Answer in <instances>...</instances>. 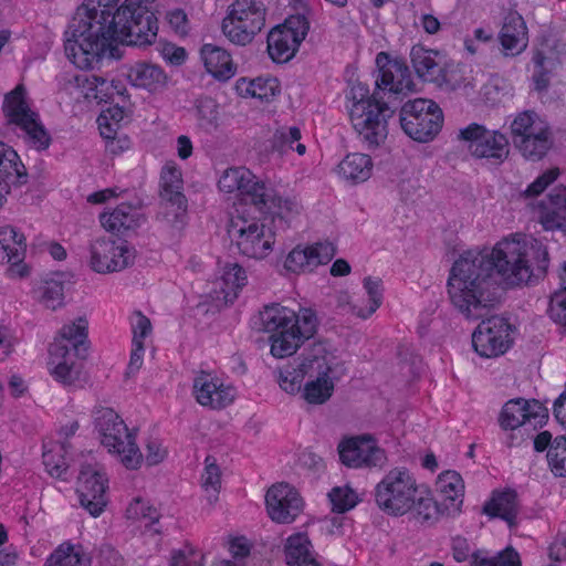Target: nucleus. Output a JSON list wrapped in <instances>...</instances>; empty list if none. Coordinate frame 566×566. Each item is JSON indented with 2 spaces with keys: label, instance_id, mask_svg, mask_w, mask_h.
<instances>
[{
  "label": "nucleus",
  "instance_id": "obj_1",
  "mask_svg": "<svg viewBox=\"0 0 566 566\" xmlns=\"http://www.w3.org/2000/svg\"><path fill=\"white\" fill-rule=\"evenodd\" d=\"M547 268V249L536 239L503 240L492 251H467L451 268L449 297L467 319L478 321L499 301L497 276L510 285L531 284Z\"/></svg>",
  "mask_w": 566,
  "mask_h": 566
},
{
  "label": "nucleus",
  "instance_id": "obj_2",
  "mask_svg": "<svg viewBox=\"0 0 566 566\" xmlns=\"http://www.w3.org/2000/svg\"><path fill=\"white\" fill-rule=\"evenodd\" d=\"M158 0H88L65 31L64 50L78 69L94 70L111 60L117 42L145 46L158 32Z\"/></svg>",
  "mask_w": 566,
  "mask_h": 566
},
{
  "label": "nucleus",
  "instance_id": "obj_3",
  "mask_svg": "<svg viewBox=\"0 0 566 566\" xmlns=\"http://www.w3.org/2000/svg\"><path fill=\"white\" fill-rule=\"evenodd\" d=\"M318 321L311 308L298 313L279 303L264 305L253 317L255 331L270 335L271 354L276 358L292 356L317 331Z\"/></svg>",
  "mask_w": 566,
  "mask_h": 566
},
{
  "label": "nucleus",
  "instance_id": "obj_4",
  "mask_svg": "<svg viewBox=\"0 0 566 566\" xmlns=\"http://www.w3.org/2000/svg\"><path fill=\"white\" fill-rule=\"evenodd\" d=\"M349 98L353 101L349 108L353 127L369 147L379 146L387 138L388 119L394 111L375 93L369 96L368 87L361 83L352 86Z\"/></svg>",
  "mask_w": 566,
  "mask_h": 566
},
{
  "label": "nucleus",
  "instance_id": "obj_5",
  "mask_svg": "<svg viewBox=\"0 0 566 566\" xmlns=\"http://www.w3.org/2000/svg\"><path fill=\"white\" fill-rule=\"evenodd\" d=\"M88 323L84 317H78L75 322L64 325L60 332V338L50 345V365L53 366L51 374L54 378L65 386H75L80 380L81 365L70 361L69 346L64 342L73 345L78 358L86 357Z\"/></svg>",
  "mask_w": 566,
  "mask_h": 566
},
{
  "label": "nucleus",
  "instance_id": "obj_6",
  "mask_svg": "<svg viewBox=\"0 0 566 566\" xmlns=\"http://www.w3.org/2000/svg\"><path fill=\"white\" fill-rule=\"evenodd\" d=\"M510 137L514 148L528 161H539L554 147L551 125L535 111L517 113L510 123Z\"/></svg>",
  "mask_w": 566,
  "mask_h": 566
},
{
  "label": "nucleus",
  "instance_id": "obj_7",
  "mask_svg": "<svg viewBox=\"0 0 566 566\" xmlns=\"http://www.w3.org/2000/svg\"><path fill=\"white\" fill-rule=\"evenodd\" d=\"M95 429L101 436L102 444L109 452L119 457L126 469L135 470L143 461V454L124 420L112 409L99 407L94 411Z\"/></svg>",
  "mask_w": 566,
  "mask_h": 566
},
{
  "label": "nucleus",
  "instance_id": "obj_8",
  "mask_svg": "<svg viewBox=\"0 0 566 566\" xmlns=\"http://www.w3.org/2000/svg\"><path fill=\"white\" fill-rule=\"evenodd\" d=\"M266 9L258 0H234L222 20V32L237 45H247L265 27Z\"/></svg>",
  "mask_w": 566,
  "mask_h": 566
},
{
  "label": "nucleus",
  "instance_id": "obj_9",
  "mask_svg": "<svg viewBox=\"0 0 566 566\" xmlns=\"http://www.w3.org/2000/svg\"><path fill=\"white\" fill-rule=\"evenodd\" d=\"M418 485L406 469L390 470L375 488V501L385 513L401 516L415 504Z\"/></svg>",
  "mask_w": 566,
  "mask_h": 566
},
{
  "label": "nucleus",
  "instance_id": "obj_10",
  "mask_svg": "<svg viewBox=\"0 0 566 566\" xmlns=\"http://www.w3.org/2000/svg\"><path fill=\"white\" fill-rule=\"evenodd\" d=\"M182 177L175 165L164 166L160 174V216L163 223L172 237L180 233L187 224V199L182 192Z\"/></svg>",
  "mask_w": 566,
  "mask_h": 566
},
{
  "label": "nucleus",
  "instance_id": "obj_11",
  "mask_svg": "<svg viewBox=\"0 0 566 566\" xmlns=\"http://www.w3.org/2000/svg\"><path fill=\"white\" fill-rule=\"evenodd\" d=\"M399 123L402 130L411 139L428 143L441 130L443 113L434 101L416 98L402 105L399 113Z\"/></svg>",
  "mask_w": 566,
  "mask_h": 566
},
{
  "label": "nucleus",
  "instance_id": "obj_12",
  "mask_svg": "<svg viewBox=\"0 0 566 566\" xmlns=\"http://www.w3.org/2000/svg\"><path fill=\"white\" fill-rule=\"evenodd\" d=\"M25 95L27 91L22 84L4 95V117L8 124H13L25 133L28 142L36 150H45L51 144V136L40 122L39 114L30 108Z\"/></svg>",
  "mask_w": 566,
  "mask_h": 566
},
{
  "label": "nucleus",
  "instance_id": "obj_13",
  "mask_svg": "<svg viewBox=\"0 0 566 566\" xmlns=\"http://www.w3.org/2000/svg\"><path fill=\"white\" fill-rule=\"evenodd\" d=\"M459 138L468 142L469 151L474 158L500 165L509 157L510 140L500 130L472 123L460 129Z\"/></svg>",
  "mask_w": 566,
  "mask_h": 566
},
{
  "label": "nucleus",
  "instance_id": "obj_14",
  "mask_svg": "<svg viewBox=\"0 0 566 566\" xmlns=\"http://www.w3.org/2000/svg\"><path fill=\"white\" fill-rule=\"evenodd\" d=\"M310 22L303 14L290 15L283 24L274 27L268 34V53L276 63H286L306 38Z\"/></svg>",
  "mask_w": 566,
  "mask_h": 566
},
{
  "label": "nucleus",
  "instance_id": "obj_15",
  "mask_svg": "<svg viewBox=\"0 0 566 566\" xmlns=\"http://www.w3.org/2000/svg\"><path fill=\"white\" fill-rule=\"evenodd\" d=\"M478 325L472 334V345L474 350L486 358L503 355L512 345L511 324L503 317L491 316Z\"/></svg>",
  "mask_w": 566,
  "mask_h": 566
},
{
  "label": "nucleus",
  "instance_id": "obj_16",
  "mask_svg": "<svg viewBox=\"0 0 566 566\" xmlns=\"http://www.w3.org/2000/svg\"><path fill=\"white\" fill-rule=\"evenodd\" d=\"M337 449L340 462L348 468H382L387 463L386 451L368 433L344 439Z\"/></svg>",
  "mask_w": 566,
  "mask_h": 566
},
{
  "label": "nucleus",
  "instance_id": "obj_17",
  "mask_svg": "<svg viewBox=\"0 0 566 566\" xmlns=\"http://www.w3.org/2000/svg\"><path fill=\"white\" fill-rule=\"evenodd\" d=\"M134 260L135 250L126 241L101 238L91 244V266L97 273L123 271Z\"/></svg>",
  "mask_w": 566,
  "mask_h": 566
},
{
  "label": "nucleus",
  "instance_id": "obj_18",
  "mask_svg": "<svg viewBox=\"0 0 566 566\" xmlns=\"http://www.w3.org/2000/svg\"><path fill=\"white\" fill-rule=\"evenodd\" d=\"M229 233L239 252L248 258L266 256L275 242L274 231L265 223L242 221V226L239 227L237 222H232Z\"/></svg>",
  "mask_w": 566,
  "mask_h": 566
},
{
  "label": "nucleus",
  "instance_id": "obj_19",
  "mask_svg": "<svg viewBox=\"0 0 566 566\" xmlns=\"http://www.w3.org/2000/svg\"><path fill=\"white\" fill-rule=\"evenodd\" d=\"M269 516L280 524L292 523L303 510V500L289 483L272 485L265 494Z\"/></svg>",
  "mask_w": 566,
  "mask_h": 566
},
{
  "label": "nucleus",
  "instance_id": "obj_20",
  "mask_svg": "<svg viewBox=\"0 0 566 566\" xmlns=\"http://www.w3.org/2000/svg\"><path fill=\"white\" fill-rule=\"evenodd\" d=\"M193 395L202 407L219 410L231 405L235 397V389L224 385L217 376L201 370L193 379Z\"/></svg>",
  "mask_w": 566,
  "mask_h": 566
},
{
  "label": "nucleus",
  "instance_id": "obj_21",
  "mask_svg": "<svg viewBox=\"0 0 566 566\" xmlns=\"http://www.w3.org/2000/svg\"><path fill=\"white\" fill-rule=\"evenodd\" d=\"M107 479L91 465L82 467L76 492L81 505L94 517L98 516L106 506Z\"/></svg>",
  "mask_w": 566,
  "mask_h": 566
},
{
  "label": "nucleus",
  "instance_id": "obj_22",
  "mask_svg": "<svg viewBox=\"0 0 566 566\" xmlns=\"http://www.w3.org/2000/svg\"><path fill=\"white\" fill-rule=\"evenodd\" d=\"M548 418V410L538 400L514 398L502 408L500 424L505 430H514L530 422L534 427L542 424Z\"/></svg>",
  "mask_w": 566,
  "mask_h": 566
},
{
  "label": "nucleus",
  "instance_id": "obj_23",
  "mask_svg": "<svg viewBox=\"0 0 566 566\" xmlns=\"http://www.w3.org/2000/svg\"><path fill=\"white\" fill-rule=\"evenodd\" d=\"M336 254V247L328 241L311 245H296L286 256L284 266L293 273L313 272L317 266L327 264Z\"/></svg>",
  "mask_w": 566,
  "mask_h": 566
},
{
  "label": "nucleus",
  "instance_id": "obj_24",
  "mask_svg": "<svg viewBox=\"0 0 566 566\" xmlns=\"http://www.w3.org/2000/svg\"><path fill=\"white\" fill-rule=\"evenodd\" d=\"M218 186L221 191L228 193L238 191L241 200L252 206L255 200L262 202L260 196H266L264 192L259 193L263 189V182L259 181L255 176L244 167L227 169L220 177Z\"/></svg>",
  "mask_w": 566,
  "mask_h": 566
},
{
  "label": "nucleus",
  "instance_id": "obj_25",
  "mask_svg": "<svg viewBox=\"0 0 566 566\" xmlns=\"http://www.w3.org/2000/svg\"><path fill=\"white\" fill-rule=\"evenodd\" d=\"M376 65L378 88L398 94L410 87V71L402 61L391 60L388 53L379 52L376 56Z\"/></svg>",
  "mask_w": 566,
  "mask_h": 566
},
{
  "label": "nucleus",
  "instance_id": "obj_26",
  "mask_svg": "<svg viewBox=\"0 0 566 566\" xmlns=\"http://www.w3.org/2000/svg\"><path fill=\"white\" fill-rule=\"evenodd\" d=\"M332 368L325 357L313 356V367L308 373L311 379L305 382L302 391L308 403L323 405L332 397L334 382L329 377Z\"/></svg>",
  "mask_w": 566,
  "mask_h": 566
},
{
  "label": "nucleus",
  "instance_id": "obj_27",
  "mask_svg": "<svg viewBox=\"0 0 566 566\" xmlns=\"http://www.w3.org/2000/svg\"><path fill=\"white\" fill-rule=\"evenodd\" d=\"M499 40L505 56H517L527 48V28L518 12L510 11L504 17Z\"/></svg>",
  "mask_w": 566,
  "mask_h": 566
},
{
  "label": "nucleus",
  "instance_id": "obj_28",
  "mask_svg": "<svg viewBox=\"0 0 566 566\" xmlns=\"http://www.w3.org/2000/svg\"><path fill=\"white\" fill-rule=\"evenodd\" d=\"M25 179L24 166L19 161L17 151L0 142V208L6 202L11 186L24 184Z\"/></svg>",
  "mask_w": 566,
  "mask_h": 566
},
{
  "label": "nucleus",
  "instance_id": "obj_29",
  "mask_svg": "<svg viewBox=\"0 0 566 566\" xmlns=\"http://www.w3.org/2000/svg\"><path fill=\"white\" fill-rule=\"evenodd\" d=\"M520 512L518 495L515 490L493 491L492 496L483 505L482 513L491 518L505 521L510 528L517 526Z\"/></svg>",
  "mask_w": 566,
  "mask_h": 566
},
{
  "label": "nucleus",
  "instance_id": "obj_30",
  "mask_svg": "<svg viewBox=\"0 0 566 566\" xmlns=\"http://www.w3.org/2000/svg\"><path fill=\"white\" fill-rule=\"evenodd\" d=\"M262 192L266 196H260V200H262V202L255 200L253 206L259 212L271 216V222L274 227H276L277 222L280 227L284 228L286 226L285 218L293 213H297V203L291 199H283L282 197L276 196L274 190L268 187L264 182L263 189L260 193Z\"/></svg>",
  "mask_w": 566,
  "mask_h": 566
},
{
  "label": "nucleus",
  "instance_id": "obj_31",
  "mask_svg": "<svg viewBox=\"0 0 566 566\" xmlns=\"http://www.w3.org/2000/svg\"><path fill=\"white\" fill-rule=\"evenodd\" d=\"M539 222L547 231L566 228V187L555 188L542 202Z\"/></svg>",
  "mask_w": 566,
  "mask_h": 566
},
{
  "label": "nucleus",
  "instance_id": "obj_32",
  "mask_svg": "<svg viewBox=\"0 0 566 566\" xmlns=\"http://www.w3.org/2000/svg\"><path fill=\"white\" fill-rule=\"evenodd\" d=\"M143 220L139 209L126 202L118 205L112 212L99 216L102 227L107 232L117 234L138 228Z\"/></svg>",
  "mask_w": 566,
  "mask_h": 566
},
{
  "label": "nucleus",
  "instance_id": "obj_33",
  "mask_svg": "<svg viewBox=\"0 0 566 566\" xmlns=\"http://www.w3.org/2000/svg\"><path fill=\"white\" fill-rule=\"evenodd\" d=\"M200 55L206 70L218 80H228L235 73L230 53L214 44H203Z\"/></svg>",
  "mask_w": 566,
  "mask_h": 566
},
{
  "label": "nucleus",
  "instance_id": "obj_34",
  "mask_svg": "<svg viewBox=\"0 0 566 566\" xmlns=\"http://www.w3.org/2000/svg\"><path fill=\"white\" fill-rule=\"evenodd\" d=\"M107 81L97 75L76 73L66 78L64 88L71 94L77 91L86 99L105 101Z\"/></svg>",
  "mask_w": 566,
  "mask_h": 566
},
{
  "label": "nucleus",
  "instance_id": "obj_35",
  "mask_svg": "<svg viewBox=\"0 0 566 566\" xmlns=\"http://www.w3.org/2000/svg\"><path fill=\"white\" fill-rule=\"evenodd\" d=\"M437 488L442 496L443 505L459 512L463 502L464 483L457 471L448 470L438 476Z\"/></svg>",
  "mask_w": 566,
  "mask_h": 566
},
{
  "label": "nucleus",
  "instance_id": "obj_36",
  "mask_svg": "<svg viewBox=\"0 0 566 566\" xmlns=\"http://www.w3.org/2000/svg\"><path fill=\"white\" fill-rule=\"evenodd\" d=\"M312 544L305 533L291 535L285 543L284 554L289 566H321L311 552Z\"/></svg>",
  "mask_w": 566,
  "mask_h": 566
},
{
  "label": "nucleus",
  "instance_id": "obj_37",
  "mask_svg": "<svg viewBox=\"0 0 566 566\" xmlns=\"http://www.w3.org/2000/svg\"><path fill=\"white\" fill-rule=\"evenodd\" d=\"M127 80L135 87L156 90L165 84V72L157 65L137 62L128 69Z\"/></svg>",
  "mask_w": 566,
  "mask_h": 566
},
{
  "label": "nucleus",
  "instance_id": "obj_38",
  "mask_svg": "<svg viewBox=\"0 0 566 566\" xmlns=\"http://www.w3.org/2000/svg\"><path fill=\"white\" fill-rule=\"evenodd\" d=\"M338 168L345 180L352 184L364 182L371 176L373 160L368 155L354 153L347 155Z\"/></svg>",
  "mask_w": 566,
  "mask_h": 566
},
{
  "label": "nucleus",
  "instance_id": "obj_39",
  "mask_svg": "<svg viewBox=\"0 0 566 566\" xmlns=\"http://www.w3.org/2000/svg\"><path fill=\"white\" fill-rule=\"evenodd\" d=\"M25 238L13 227L6 226L0 228V261L14 262L22 261L25 253Z\"/></svg>",
  "mask_w": 566,
  "mask_h": 566
},
{
  "label": "nucleus",
  "instance_id": "obj_40",
  "mask_svg": "<svg viewBox=\"0 0 566 566\" xmlns=\"http://www.w3.org/2000/svg\"><path fill=\"white\" fill-rule=\"evenodd\" d=\"M64 274L54 273L42 280L36 289L39 302L46 308L56 310L64 304Z\"/></svg>",
  "mask_w": 566,
  "mask_h": 566
},
{
  "label": "nucleus",
  "instance_id": "obj_41",
  "mask_svg": "<svg viewBox=\"0 0 566 566\" xmlns=\"http://www.w3.org/2000/svg\"><path fill=\"white\" fill-rule=\"evenodd\" d=\"M313 367V357L304 358L297 367L287 366L279 371L277 382L287 394L294 395L301 391L302 382L311 368Z\"/></svg>",
  "mask_w": 566,
  "mask_h": 566
},
{
  "label": "nucleus",
  "instance_id": "obj_42",
  "mask_svg": "<svg viewBox=\"0 0 566 566\" xmlns=\"http://www.w3.org/2000/svg\"><path fill=\"white\" fill-rule=\"evenodd\" d=\"M434 52L420 45L412 46L410 59L417 75L424 81H438L437 72L441 71L434 60Z\"/></svg>",
  "mask_w": 566,
  "mask_h": 566
},
{
  "label": "nucleus",
  "instance_id": "obj_43",
  "mask_svg": "<svg viewBox=\"0 0 566 566\" xmlns=\"http://www.w3.org/2000/svg\"><path fill=\"white\" fill-rule=\"evenodd\" d=\"M243 85L247 86V95L265 102L271 101L280 92L279 83L274 78L259 77L252 81L240 78L237 82V88L240 93H243Z\"/></svg>",
  "mask_w": 566,
  "mask_h": 566
},
{
  "label": "nucleus",
  "instance_id": "obj_44",
  "mask_svg": "<svg viewBox=\"0 0 566 566\" xmlns=\"http://www.w3.org/2000/svg\"><path fill=\"white\" fill-rule=\"evenodd\" d=\"M65 453V443L55 444L52 449L43 452V464L51 476L67 480L69 463Z\"/></svg>",
  "mask_w": 566,
  "mask_h": 566
},
{
  "label": "nucleus",
  "instance_id": "obj_45",
  "mask_svg": "<svg viewBox=\"0 0 566 566\" xmlns=\"http://www.w3.org/2000/svg\"><path fill=\"white\" fill-rule=\"evenodd\" d=\"M91 558L76 552L71 544L60 545L46 559L44 566H86Z\"/></svg>",
  "mask_w": 566,
  "mask_h": 566
},
{
  "label": "nucleus",
  "instance_id": "obj_46",
  "mask_svg": "<svg viewBox=\"0 0 566 566\" xmlns=\"http://www.w3.org/2000/svg\"><path fill=\"white\" fill-rule=\"evenodd\" d=\"M221 281L224 285L221 290L224 293L226 301H232L237 297L238 290L247 284V274L238 263H228L223 269Z\"/></svg>",
  "mask_w": 566,
  "mask_h": 566
},
{
  "label": "nucleus",
  "instance_id": "obj_47",
  "mask_svg": "<svg viewBox=\"0 0 566 566\" xmlns=\"http://www.w3.org/2000/svg\"><path fill=\"white\" fill-rule=\"evenodd\" d=\"M547 460L556 476H566V434L554 439L547 452Z\"/></svg>",
  "mask_w": 566,
  "mask_h": 566
},
{
  "label": "nucleus",
  "instance_id": "obj_48",
  "mask_svg": "<svg viewBox=\"0 0 566 566\" xmlns=\"http://www.w3.org/2000/svg\"><path fill=\"white\" fill-rule=\"evenodd\" d=\"M197 118L200 127L205 129L216 128L218 126V104L211 97H200L196 102Z\"/></svg>",
  "mask_w": 566,
  "mask_h": 566
},
{
  "label": "nucleus",
  "instance_id": "obj_49",
  "mask_svg": "<svg viewBox=\"0 0 566 566\" xmlns=\"http://www.w3.org/2000/svg\"><path fill=\"white\" fill-rule=\"evenodd\" d=\"M364 287L368 295V307L359 310L357 312V316L360 318H368L371 314H374L377 308L381 305L382 301V286L380 279H374L371 276H367L364 279Z\"/></svg>",
  "mask_w": 566,
  "mask_h": 566
},
{
  "label": "nucleus",
  "instance_id": "obj_50",
  "mask_svg": "<svg viewBox=\"0 0 566 566\" xmlns=\"http://www.w3.org/2000/svg\"><path fill=\"white\" fill-rule=\"evenodd\" d=\"M333 511L345 513L356 506L358 496L349 486H336L328 493Z\"/></svg>",
  "mask_w": 566,
  "mask_h": 566
},
{
  "label": "nucleus",
  "instance_id": "obj_51",
  "mask_svg": "<svg viewBox=\"0 0 566 566\" xmlns=\"http://www.w3.org/2000/svg\"><path fill=\"white\" fill-rule=\"evenodd\" d=\"M210 457H207L206 459V468L201 478V484L205 491L209 493V502L213 503L218 500V493L221 484V472L214 460L210 462Z\"/></svg>",
  "mask_w": 566,
  "mask_h": 566
},
{
  "label": "nucleus",
  "instance_id": "obj_52",
  "mask_svg": "<svg viewBox=\"0 0 566 566\" xmlns=\"http://www.w3.org/2000/svg\"><path fill=\"white\" fill-rule=\"evenodd\" d=\"M533 61L536 66V72L533 76L535 90L538 92L545 91L549 85V74L555 66V61L547 59L542 52H537Z\"/></svg>",
  "mask_w": 566,
  "mask_h": 566
},
{
  "label": "nucleus",
  "instance_id": "obj_53",
  "mask_svg": "<svg viewBox=\"0 0 566 566\" xmlns=\"http://www.w3.org/2000/svg\"><path fill=\"white\" fill-rule=\"evenodd\" d=\"M301 130L296 126L282 127L277 129L272 137V148L280 153H286L294 149V143L300 142Z\"/></svg>",
  "mask_w": 566,
  "mask_h": 566
},
{
  "label": "nucleus",
  "instance_id": "obj_54",
  "mask_svg": "<svg viewBox=\"0 0 566 566\" xmlns=\"http://www.w3.org/2000/svg\"><path fill=\"white\" fill-rule=\"evenodd\" d=\"M437 511V505L429 496H422L419 491L416 492L415 504L410 507V513L413 518L419 523L429 522L432 520Z\"/></svg>",
  "mask_w": 566,
  "mask_h": 566
},
{
  "label": "nucleus",
  "instance_id": "obj_55",
  "mask_svg": "<svg viewBox=\"0 0 566 566\" xmlns=\"http://www.w3.org/2000/svg\"><path fill=\"white\" fill-rule=\"evenodd\" d=\"M548 315L555 323L566 327V285L551 297Z\"/></svg>",
  "mask_w": 566,
  "mask_h": 566
},
{
  "label": "nucleus",
  "instance_id": "obj_56",
  "mask_svg": "<svg viewBox=\"0 0 566 566\" xmlns=\"http://www.w3.org/2000/svg\"><path fill=\"white\" fill-rule=\"evenodd\" d=\"M559 176L558 168H552L538 176L524 191L526 197H536L541 195Z\"/></svg>",
  "mask_w": 566,
  "mask_h": 566
},
{
  "label": "nucleus",
  "instance_id": "obj_57",
  "mask_svg": "<svg viewBox=\"0 0 566 566\" xmlns=\"http://www.w3.org/2000/svg\"><path fill=\"white\" fill-rule=\"evenodd\" d=\"M166 21L171 30L181 36H186L190 30L187 13L182 9H174L166 13Z\"/></svg>",
  "mask_w": 566,
  "mask_h": 566
},
{
  "label": "nucleus",
  "instance_id": "obj_58",
  "mask_svg": "<svg viewBox=\"0 0 566 566\" xmlns=\"http://www.w3.org/2000/svg\"><path fill=\"white\" fill-rule=\"evenodd\" d=\"M127 514L129 516L148 518L151 524L158 522L160 517L159 513L154 506L149 505L147 502L140 499H136L133 503H130L127 509Z\"/></svg>",
  "mask_w": 566,
  "mask_h": 566
},
{
  "label": "nucleus",
  "instance_id": "obj_59",
  "mask_svg": "<svg viewBox=\"0 0 566 566\" xmlns=\"http://www.w3.org/2000/svg\"><path fill=\"white\" fill-rule=\"evenodd\" d=\"M133 342H143L151 333L150 319L142 312H135L132 316Z\"/></svg>",
  "mask_w": 566,
  "mask_h": 566
},
{
  "label": "nucleus",
  "instance_id": "obj_60",
  "mask_svg": "<svg viewBox=\"0 0 566 566\" xmlns=\"http://www.w3.org/2000/svg\"><path fill=\"white\" fill-rule=\"evenodd\" d=\"M167 455V451L157 440L148 441L146 446V461L149 465L160 463Z\"/></svg>",
  "mask_w": 566,
  "mask_h": 566
},
{
  "label": "nucleus",
  "instance_id": "obj_61",
  "mask_svg": "<svg viewBox=\"0 0 566 566\" xmlns=\"http://www.w3.org/2000/svg\"><path fill=\"white\" fill-rule=\"evenodd\" d=\"M145 352L143 342H133V350L130 354L129 364L127 367L126 376L135 375L143 365V355Z\"/></svg>",
  "mask_w": 566,
  "mask_h": 566
},
{
  "label": "nucleus",
  "instance_id": "obj_62",
  "mask_svg": "<svg viewBox=\"0 0 566 566\" xmlns=\"http://www.w3.org/2000/svg\"><path fill=\"white\" fill-rule=\"evenodd\" d=\"M471 554L470 545L464 537L458 536L452 539V556L458 563L465 562Z\"/></svg>",
  "mask_w": 566,
  "mask_h": 566
},
{
  "label": "nucleus",
  "instance_id": "obj_63",
  "mask_svg": "<svg viewBox=\"0 0 566 566\" xmlns=\"http://www.w3.org/2000/svg\"><path fill=\"white\" fill-rule=\"evenodd\" d=\"M493 566H521L520 556L514 548L507 547L494 556Z\"/></svg>",
  "mask_w": 566,
  "mask_h": 566
},
{
  "label": "nucleus",
  "instance_id": "obj_64",
  "mask_svg": "<svg viewBox=\"0 0 566 566\" xmlns=\"http://www.w3.org/2000/svg\"><path fill=\"white\" fill-rule=\"evenodd\" d=\"M548 557L554 562L566 559V536H558L548 547Z\"/></svg>",
  "mask_w": 566,
  "mask_h": 566
}]
</instances>
